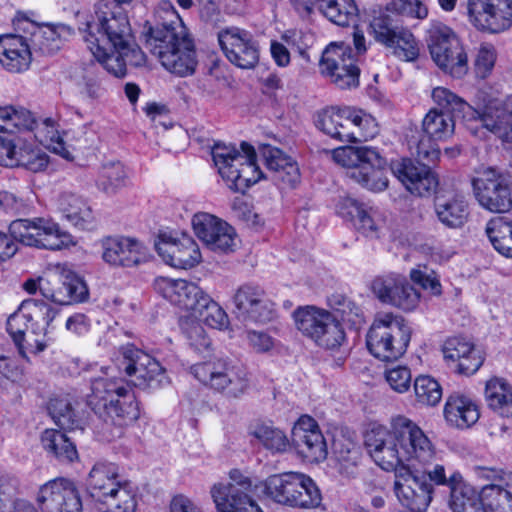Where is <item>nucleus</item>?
<instances>
[{
  "instance_id": "obj_62",
  "label": "nucleus",
  "mask_w": 512,
  "mask_h": 512,
  "mask_svg": "<svg viewBox=\"0 0 512 512\" xmlns=\"http://www.w3.org/2000/svg\"><path fill=\"white\" fill-rule=\"evenodd\" d=\"M276 318V304L269 298L263 289V296L252 305V308L243 316L245 320H251L258 323H268Z\"/></svg>"
},
{
  "instance_id": "obj_24",
  "label": "nucleus",
  "mask_w": 512,
  "mask_h": 512,
  "mask_svg": "<svg viewBox=\"0 0 512 512\" xmlns=\"http://www.w3.org/2000/svg\"><path fill=\"white\" fill-rule=\"evenodd\" d=\"M155 248L162 260L177 269H191L201 261V252L196 241L188 234L172 237L160 234Z\"/></svg>"
},
{
  "instance_id": "obj_10",
  "label": "nucleus",
  "mask_w": 512,
  "mask_h": 512,
  "mask_svg": "<svg viewBox=\"0 0 512 512\" xmlns=\"http://www.w3.org/2000/svg\"><path fill=\"white\" fill-rule=\"evenodd\" d=\"M394 438L406 465L420 464L423 467L439 464L434 444L424 431L411 419L398 415L391 420ZM440 464H445L441 462Z\"/></svg>"
},
{
  "instance_id": "obj_42",
  "label": "nucleus",
  "mask_w": 512,
  "mask_h": 512,
  "mask_svg": "<svg viewBox=\"0 0 512 512\" xmlns=\"http://www.w3.org/2000/svg\"><path fill=\"white\" fill-rule=\"evenodd\" d=\"M25 312L30 329L33 335L41 336L40 339L47 338L50 325L58 314V310L53 308L49 303L38 299H26L21 303Z\"/></svg>"
},
{
  "instance_id": "obj_13",
  "label": "nucleus",
  "mask_w": 512,
  "mask_h": 512,
  "mask_svg": "<svg viewBox=\"0 0 512 512\" xmlns=\"http://www.w3.org/2000/svg\"><path fill=\"white\" fill-rule=\"evenodd\" d=\"M124 371L132 377L134 386L141 389H159L170 383L166 369L154 357L134 344L121 346Z\"/></svg>"
},
{
  "instance_id": "obj_46",
  "label": "nucleus",
  "mask_w": 512,
  "mask_h": 512,
  "mask_svg": "<svg viewBox=\"0 0 512 512\" xmlns=\"http://www.w3.org/2000/svg\"><path fill=\"white\" fill-rule=\"evenodd\" d=\"M138 488L130 480L125 479L122 484L110 493L98 508L100 512H136L138 505Z\"/></svg>"
},
{
  "instance_id": "obj_17",
  "label": "nucleus",
  "mask_w": 512,
  "mask_h": 512,
  "mask_svg": "<svg viewBox=\"0 0 512 512\" xmlns=\"http://www.w3.org/2000/svg\"><path fill=\"white\" fill-rule=\"evenodd\" d=\"M467 17L477 31L500 34L512 27V0H467Z\"/></svg>"
},
{
  "instance_id": "obj_19",
  "label": "nucleus",
  "mask_w": 512,
  "mask_h": 512,
  "mask_svg": "<svg viewBox=\"0 0 512 512\" xmlns=\"http://www.w3.org/2000/svg\"><path fill=\"white\" fill-rule=\"evenodd\" d=\"M41 512H82V500L75 483L58 477L41 485L35 497Z\"/></svg>"
},
{
  "instance_id": "obj_30",
  "label": "nucleus",
  "mask_w": 512,
  "mask_h": 512,
  "mask_svg": "<svg viewBox=\"0 0 512 512\" xmlns=\"http://www.w3.org/2000/svg\"><path fill=\"white\" fill-rule=\"evenodd\" d=\"M93 56L103 65L104 69L118 78L127 74V65L133 67L145 66L147 57L139 45L127 46L125 49H112L100 46L105 53L103 56L96 51V47L87 46Z\"/></svg>"
},
{
  "instance_id": "obj_27",
  "label": "nucleus",
  "mask_w": 512,
  "mask_h": 512,
  "mask_svg": "<svg viewBox=\"0 0 512 512\" xmlns=\"http://www.w3.org/2000/svg\"><path fill=\"white\" fill-rule=\"evenodd\" d=\"M391 171L411 194L420 197L430 195L438 186V179L430 167L411 158L392 162Z\"/></svg>"
},
{
  "instance_id": "obj_25",
  "label": "nucleus",
  "mask_w": 512,
  "mask_h": 512,
  "mask_svg": "<svg viewBox=\"0 0 512 512\" xmlns=\"http://www.w3.org/2000/svg\"><path fill=\"white\" fill-rule=\"evenodd\" d=\"M443 359L451 372L471 376L484 362L473 342L462 336L448 337L442 345Z\"/></svg>"
},
{
  "instance_id": "obj_1",
  "label": "nucleus",
  "mask_w": 512,
  "mask_h": 512,
  "mask_svg": "<svg viewBox=\"0 0 512 512\" xmlns=\"http://www.w3.org/2000/svg\"><path fill=\"white\" fill-rule=\"evenodd\" d=\"M166 15L168 19L162 24L144 23L145 47L167 71L181 77L191 75L197 65L194 41L179 25L175 10L167 11Z\"/></svg>"
},
{
  "instance_id": "obj_55",
  "label": "nucleus",
  "mask_w": 512,
  "mask_h": 512,
  "mask_svg": "<svg viewBox=\"0 0 512 512\" xmlns=\"http://www.w3.org/2000/svg\"><path fill=\"white\" fill-rule=\"evenodd\" d=\"M251 434L272 453H283L290 447V440L279 428L259 424L254 428Z\"/></svg>"
},
{
  "instance_id": "obj_29",
  "label": "nucleus",
  "mask_w": 512,
  "mask_h": 512,
  "mask_svg": "<svg viewBox=\"0 0 512 512\" xmlns=\"http://www.w3.org/2000/svg\"><path fill=\"white\" fill-rule=\"evenodd\" d=\"M230 482L215 483L210 488V495L215 508L238 504V498H245L249 502L253 498L255 486L252 479L240 469H231L228 473Z\"/></svg>"
},
{
  "instance_id": "obj_22",
  "label": "nucleus",
  "mask_w": 512,
  "mask_h": 512,
  "mask_svg": "<svg viewBox=\"0 0 512 512\" xmlns=\"http://www.w3.org/2000/svg\"><path fill=\"white\" fill-rule=\"evenodd\" d=\"M140 417V407L132 388L128 387L120 397H116L108 405L107 411L100 417L103 419L102 437L111 442L121 438L124 429Z\"/></svg>"
},
{
  "instance_id": "obj_53",
  "label": "nucleus",
  "mask_w": 512,
  "mask_h": 512,
  "mask_svg": "<svg viewBox=\"0 0 512 512\" xmlns=\"http://www.w3.org/2000/svg\"><path fill=\"white\" fill-rule=\"evenodd\" d=\"M298 487L300 488L295 493L293 508L310 510L322 505V492L309 475L301 473Z\"/></svg>"
},
{
  "instance_id": "obj_34",
  "label": "nucleus",
  "mask_w": 512,
  "mask_h": 512,
  "mask_svg": "<svg viewBox=\"0 0 512 512\" xmlns=\"http://www.w3.org/2000/svg\"><path fill=\"white\" fill-rule=\"evenodd\" d=\"M443 413L447 423L458 429L470 428L480 417L476 401L470 396L458 392L447 397Z\"/></svg>"
},
{
  "instance_id": "obj_35",
  "label": "nucleus",
  "mask_w": 512,
  "mask_h": 512,
  "mask_svg": "<svg viewBox=\"0 0 512 512\" xmlns=\"http://www.w3.org/2000/svg\"><path fill=\"white\" fill-rule=\"evenodd\" d=\"M125 479H121L119 468L114 463L97 462L87 479V491L96 502H102Z\"/></svg>"
},
{
  "instance_id": "obj_41",
  "label": "nucleus",
  "mask_w": 512,
  "mask_h": 512,
  "mask_svg": "<svg viewBox=\"0 0 512 512\" xmlns=\"http://www.w3.org/2000/svg\"><path fill=\"white\" fill-rule=\"evenodd\" d=\"M59 211L62 217L73 226L86 230L94 223L92 208L82 197L73 193H63L59 197Z\"/></svg>"
},
{
  "instance_id": "obj_7",
  "label": "nucleus",
  "mask_w": 512,
  "mask_h": 512,
  "mask_svg": "<svg viewBox=\"0 0 512 512\" xmlns=\"http://www.w3.org/2000/svg\"><path fill=\"white\" fill-rule=\"evenodd\" d=\"M412 329L402 316L385 313L375 318L366 335L368 351L385 362L396 361L405 354Z\"/></svg>"
},
{
  "instance_id": "obj_56",
  "label": "nucleus",
  "mask_w": 512,
  "mask_h": 512,
  "mask_svg": "<svg viewBox=\"0 0 512 512\" xmlns=\"http://www.w3.org/2000/svg\"><path fill=\"white\" fill-rule=\"evenodd\" d=\"M126 172L120 162L104 165L97 179V187L108 195L115 194L125 186Z\"/></svg>"
},
{
  "instance_id": "obj_9",
  "label": "nucleus",
  "mask_w": 512,
  "mask_h": 512,
  "mask_svg": "<svg viewBox=\"0 0 512 512\" xmlns=\"http://www.w3.org/2000/svg\"><path fill=\"white\" fill-rule=\"evenodd\" d=\"M293 318L296 328L324 350L338 351L347 340L343 325L327 310L299 306Z\"/></svg>"
},
{
  "instance_id": "obj_5",
  "label": "nucleus",
  "mask_w": 512,
  "mask_h": 512,
  "mask_svg": "<svg viewBox=\"0 0 512 512\" xmlns=\"http://www.w3.org/2000/svg\"><path fill=\"white\" fill-rule=\"evenodd\" d=\"M432 98L438 107L430 109L422 121L423 132L432 141H446L452 137L456 118H480V113L469 103L445 87L434 88Z\"/></svg>"
},
{
  "instance_id": "obj_31",
  "label": "nucleus",
  "mask_w": 512,
  "mask_h": 512,
  "mask_svg": "<svg viewBox=\"0 0 512 512\" xmlns=\"http://www.w3.org/2000/svg\"><path fill=\"white\" fill-rule=\"evenodd\" d=\"M32 61L27 39L17 34L0 35V63L9 72L26 71Z\"/></svg>"
},
{
  "instance_id": "obj_3",
  "label": "nucleus",
  "mask_w": 512,
  "mask_h": 512,
  "mask_svg": "<svg viewBox=\"0 0 512 512\" xmlns=\"http://www.w3.org/2000/svg\"><path fill=\"white\" fill-rule=\"evenodd\" d=\"M87 46L96 47L104 55L100 46L112 49H125L137 45L127 13L112 0H98L94 13L87 16L78 27Z\"/></svg>"
},
{
  "instance_id": "obj_18",
  "label": "nucleus",
  "mask_w": 512,
  "mask_h": 512,
  "mask_svg": "<svg viewBox=\"0 0 512 512\" xmlns=\"http://www.w3.org/2000/svg\"><path fill=\"white\" fill-rule=\"evenodd\" d=\"M322 74L330 77L340 89L359 86L360 69L355 64L353 51L345 43H331L322 53L320 60Z\"/></svg>"
},
{
  "instance_id": "obj_28",
  "label": "nucleus",
  "mask_w": 512,
  "mask_h": 512,
  "mask_svg": "<svg viewBox=\"0 0 512 512\" xmlns=\"http://www.w3.org/2000/svg\"><path fill=\"white\" fill-rule=\"evenodd\" d=\"M154 289L171 304L192 312L199 310L200 298L206 295L200 287L192 282L168 277L156 278Z\"/></svg>"
},
{
  "instance_id": "obj_57",
  "label": "nucleus",
  "mask_w": 512,
  "mask_h": 512,
  "mask_svg": "<svg viewBox=\"0 0 512 512\" xmlns=\"http://www.w3.org/2000/svg\"><path fill=\"white\" fill-rule=\"evenodd\" d=\"M193 313L198 314L200 319L211 328L221 330L229 324L228 315L224 309L207 294L200 298L199 310Z\"/></svg>"
},
{
  "instance_id": "obj_32",
  "label": "nucleus",
  "mask_w": 512,
  "mask_h": 512,
  "mask_svg": "<svg viewBox=\"0 0 512 512\" xmlns=\"http://www.w3.org/2000/svg\"><path fill=\"white\" fill-rule=\"evenodd\" d=\"M337 214L350 221L355 229L368 238H378L380 227L374 219L372 209L351 198H341L336 205Z\"/></svg>"
},
{
  "instance_id": "obj_21",
  "label": "nucleus",
  "mask_w": 512,
  "mask_h": 512,
  "mask_svg": "<svg viewBox=\"0 0 512 512\" xmlns=\"http://www.w3.org/2000/svg\"><path fill=\"white\" fill-rule=\"evenodd\" d=\"M192 225L196 236L205 246L218 254H229L237 247V233L226 221L208 213L193 216Z\"/></svg>"
},
{
  "instance_id": "obj_33",
  "label": "nucleus",
  "mask_w": 512,
  "mask_h": 512,
  "mask_svg": "<svg viewBox=\"0 0 512 512\" xmlns=\"http://www.w3.org/2000/svg\"><path fill=\"white\" fill-rule=\"evenodd\" d=\"M128 387L127 382L121 378H94L90 382V393L86 395V404L98 417H102L108 405L126 392Z\"/></svg>"
},
{
  "instance_id": "obj_15",
  "label": "nucleus",
  "mask_w": 512,
  "mask_h": 512,
  "mask_svg": "<svg viewBox=\"0 0 512 512\" xmlns=\"http://www.w3.org/2000/svg\"><path fill=\"white\" fill-rule=\"evenodd\" d=\"M511 184L507 174L494 168L484 170L472 180L477 201L484 209L494 213H505L512 208Z\"/></svg>"
},
{
  "instance_id": "obj_20",
  "label": "nucleus",
  "mask_w": 512,
  "mask_h": 512,
  "mask_svg": "<svg viewBox=\"0 0 512 512\" xmlns=\"http://www.w3.org/2000/svg\"><path fill=\"white\" fill-rule=\"evenodd\" d=\"M290 447L308 463H319L328 454L326 440L318 422L310 415H301L291 431Z\"/></svg>"
},
{
  "instance_id": "obj_59",
  "label": "nucleus",
  "mask_w": 512,
  "mask_h": 512,
  "mask_svg": "<svg viewBox=\"0 0 512 512\" xmlns=\"http://www.w3.org/2000/svg\"><path fill=\"white\" fill-rule=\"evenodd\" d=\"M48 163L49 158L45 152L32 145L19 143L14 166H21L32 172H40L46 169Z\"/></svg>"
},
{
  "instance_id": "obj_2",
  "label": "nucleus",
  "mask_w": 512,
  "mask_h": 512,
  "mask_svg": "<svg viewBox=\"0 0 512 512\" xmlns=\"http://www.w3.org/2000/svg\"><path fill=\"white\" fill-rule=\"evenodd\" d=\"M18 244L56 251L73 246L76 242L52 218H19L9 224L8 233L0 231V264L16 255Z\"/></svg>"
},
{
  "instance_id": "obj_48",
  "label": "nucleus",
  "mask_w": 512,
  "mask_h": 512,
  "mask_svg": "<svg viewBox=\"0 0 512 512\" xmlns=\"http://www.w3.org/2000/svg\"><path fill=\"white\" fill-rule=\"evenodd\" d=\"M316 127L326 135L341 142L351 141L352 134L345 126L344 107L330 106L317 113Z\"/></svg>"
},
{
  "instance_id": "obj_49",
  "label": "nucleus",
  "mask_w": 512,
  "mask_h": 512,
  "mask_svg": "<svg viewBox=\"0 0 512 512\" xmlns=\"http://www.w3.org/2000/svg\"><path fill=\"white\" fill-rule=\"evenodd\" d=\"M47 410L55 424L61 429L76 430L83 429V419L74 409L68 398H51Z\"/></svg>"
},
{
  "instance_id": "obj_37",
  "label": "nucleus",
  "mask_w": 512,
  "mask_h": 512,
  "mask_svg": "<svg viewBox=\"0 0 512 512\" xmlns=\"http://www.w3.org/2000/svg\"><path fill=\"white\" fill-rule=\"evenodd\" d=\"M30 328L28 318L23 311L22 305L17 311L9 316L6 323V330L13 339L19 354L28 359L27 354H38L47 348V340L34 338L32 341L25 340V332Z\"/></svg>"
},
{
  "instance_id": "obj_36",
  "label": "nucleus",
  "mask_w": 512,
  "mask_h": 512,
  "mask_svg": "<svg viewBox=\"0 0 512 512\" xmlns=\"http://www.w3.org/2000/svg\"><path fill=\"white\" fill-rule=\"evenodd\" d=\"M434 210L437 219L450 229L461 228L469 216V204L465 197L458 193L436 195Z\"/></svg>"
},
{
  "instance_id": "obj_50",
  "label": "nucleus",
  "mask_w": 512,
  "mask_h": 512,
  "mask_svg": "<svg viewBox=\"0 0 512 512\" xmlns=\"http://www.w3.org/2000/svg\"><path fill=\"white\" fill-rule=\"evenodd\" d=\"M486 234L494 249L501 255L512 258V221L506 217L492 218L486 225Z\"/></svg>"
},
{
  "instance_id": "obj_51",
  "label": "nucleus",
  "mask_w": 512,
  "mask_h": 512,
  "mask_svg": "<svg viewBox=\"0 0 512 512\" xmlns=\"http://www.w3.org/2000/svg\"><path fill=\"white\" fill-rule=\"evenodd\" d=\"M36 119L24 107L0 106V132L14 134L16 128L33 131Z\"/></svg>"
},
{
  "instance_id": "obj_47",
  "label": "nucleus",
  "mask_w": 512,
  "mask_h": 512,
  "mask_svg": "<svg viewBox=\"0 0 512 512\" xmlns=\"http://www.w3.org/2000/svg\"><path fill=\"white\" fill-rule=\"evenodd\" d=\"M44 449L60 463H73L79 455L75 443L62 431L46 429L41 435Z\"/></svg>"
},
{
  "instance_id": "obj_54",
  "label": "nucleus",
  "mask_w": 512,
  "mask_h": 512,
  "mask_svg": "<svg viewBox=\"0 0 512 512\" xmlns=\"http://www.w3.org/2000/svg\"><path fill=\"white\" fill-rule=\"evenodd\" d=\"M405 279V276L397 273L379 275L371 281L370 289L381 303L391 305Z\"/></svg>"
},
{
  "instance_id": "obj_4",
  "label": "nucleus",
  "mask_w": 512,
  "mask_h": 512,
  "mask_svg": "<svg viewBox=\"0 0 512 512\" xmlns=\"http://www.w3.org/2000/svg\"><path fill=\"white\" fill-rule=\"evenodd\" d=\"M333 160L348 168L347 175L372 192L388 187L387 160L380 151L370 146H344L332 151Z\"/></svg>"
},
{
  "instance_id": "obj_12",
  "label": "nucleus",
  "mask_w": 512,
  "mask_h": 512,
  "mask_svg": "<svg viewBox=\"0 0 512 512\" xmlns=\"http://www.w3.org/2000/svg\"><path fill=\"white\" fill-rule=\"evenodd\" d=\"M441 466L445 464L423 467L422 471L407 469L396 474L393 491L401 506L410 512H425L433 499L434 488L438 487L429 473Z\"/></svg>"
},
{
  "instance_id": "obj_63",
  "label": "nucleus",
  "mask_w": 512,
  "mask_h": 512,
  "mask_svg": "<svg viewBox=\"0 0 512 512\" xmlns=\"http://www.w3.org/2000/svg\"><path fill=\"white\" fill-rule=\"evenodd\" d=\"M496 50L490 43H483L480 45L476 54L473 69L477 78H488L495 66Z\"/></svg>"
},
{
  "instance_id": "obj_23",
  "label": "nucleus",
  "mask_w": 512,
  "mask_h": 512,
  "mask_svg": "<svg viewBox=\"0 0 512 512\" xmlns=\"http://www.w3.org/2000/svg\"><path fill=\"white\" fill-rule=\"evenodd\" d=\"M102 259L112 267L133 268L148 262L147 247L134 237L108 236L101 240Z\"/></svg>"
},
{
  "instance_id": "obj_61",
  "label": "nucleus",
  "mask_w": 512,
  "mask_h": 512,
  "mask_svg": "<svg viewBox=\"0 0 512 512\" xmlns=\"http://www.w3.org/2000/svg\"><path fill=\"white\" fill-rule=\"evenodd\" d=\"M263 287L255 283H245L238 287L234 296L233 303L239 317H242L252 308L258 297L263 296Z\"/></svg>"
},
{
  "instance_id": "obj_43",
  "label": "nucleus",
  "mask_w": 512,
  "mask_h": 512,
  "mask_svg": "<svg viewBox=\"0 0 512 512\" xmlns=\"http://www.w3.org/2000/svg\"><path fill=\"white\" fill-rule=\"evenodd\" d=\"M332 451L337 462L338 471L345 477H354L361 460V448L345 435L334 437Z\"/></svg>"
},
{
  "instance_id": "obj_16",
  "label": "nucleus",
  "mask_w": 512,
  "mask_h": 512,
  "mask_svg": "<svg viewBox=\"0 0 512 512\" xmlns=\"http://www.w3.org/2000/svg\"><path fill=\"white\" fill-rule=\"evenodd\" d=\"M221 51L226 59L241 69H253L260 60V46L252 32L229 26L217 33Z\"/></svg>"
},
{
  "instance_id": "obj_14",
  "label": "nucleus",
  "mask_w": 512,
  "mask_h": 512,
  "mask_svg": "<svg viewBox=\"0 0 512 512\" xmlns=\"http://www.w3.org/2000/svg\"><path fill=\"white\" fill-rule=\"evenodd\" d=\"M370 27L374 39L392 49L394 56L407 62L418 59L420 55L419 42L409 29L396 25L389 14L381 12L373 18Z\"/></svg>"
},
{
  "instance_id": "obj_60",
  "label": "nucleus",
  "mask_w": 512,
  "mask_h": 512,
  "mask_svg": "<svg viewBox=\"0 0 512 512\" xmlns=\"http://www.w3.org/2000/svg\"><path fill=\"white\" fill-rule=\"evenodd\" d=\"M485 512H512V492L495 485H484Z\"/></svg>"
},
{
  "instance_id": "obj_40",
  "label": "nucleus",
  "mask_w": 512,
  "mask_h": 512,
  "mask_svg": "<svg viewBox=\"0 0 512 512\" xmlns=\"http://www.w3.org/2000/svg\"><path fill=\"white\" fill-rule=\"evenodd\" d=\"M74 34V29L64 23L44 24L31 37L35 50L44 55H52L60 50L63 42Z\"/></svg>"
},
{
  "instance_id": "obj_64",
  "label": "nucleus",
  "mask_w": 512,
  "mask_h": 512,
  "mask_svg": "<svg viewBox=\"0 0 512 512\" xmlns=\"http://www.w3.org/2000/svg\"><path fill=\"white\" fill-rule=\"evenodd\" d=\"M477 475L480 479L502 489H512V471L499 466H478Z\"/></svg>"
},
{
  "instance_id": "obj_58",
  "label": "nucleus",
  "mask_w": 512,
  "mask_h": 512,
  "mask_svg": "<svg viewBox=\"0 0 512 512\" xmlns=\"http://www.w3.org/2000/svg\"><path fill=\"white\" fill-rule=\"evenodd\" d=\"M416 401L423 406H436L442 399V388L437 380L420 375L414 380Z\"/></svg>"
},
{
  "instance_id": "obj_6",
  "label": "nucleus",
  "mask_w": 512,
  "mask_h": 512,
  "mask_svg": "<svg viewBox=\"0 0 512 512\" xmlns=\"http://www.w3.org/2000/svg\"><path fill=\"white\" fill-rule=\"evenodd\" d=\"M192 375L204 386L226 399H239L250 388L247 368L228 357L213 358L191 366Z\"/></svg>"
},
{
  "instance_id": "obj_39",
  "label": "nucleus",
  "mask_w": 512,
  "mask_h": 512,
  "mask_svg": "<svg viewBox=\"0 0 512 512\" xmlns=\"http://www.w3.org/2000/svg\"><path fill=\"white\" fill-rule=\"evenodd\" d=\"M89 289L85 280L69 271L61 276L57 283H52L50 301L60 305L82 303L88 300Z\"/></svg>"
},
{
  "instance_id": "obj_52",
  "label": "nucleus",
  "mask_w": 512,
  "mask_h": 512,
  "mask_svg": "<svg viewBox=\"0 0 512 512\" xmlns=\"http://www.w3.org/2000/svg\"><path fill=\"white\" fill-rule=\"evenodd\" d=\"M240 147L243 152V160L240 167L241 177H239L237 192L244 193L246 189L263 177V173L257 165V154L254 147L245 141L241 143Z\"/></svg>"
},
{
  "instance_id": "obj_44",
  "label": "nucleus",
  "mask_w": 512,
  "mask_h": 512,
  "mask_svg": "<svg viewBox=\"0 0 512 512\" xmlns=\"http://www.w3.org/2000/svg\"><path fill=\"white\" fill-rule=\"evenodd\" d=\"M313 6L338 26L355 25L358 20L359 9L355 0H314Z\"/></svg>"
},
{
  "instance_id": "obj_11",
  "label": "nucleus",
  "mask_w": 512,
  "mask_h": 512,
  "mask_svg": "<svg viewBox=\"0 0 512 512\" xmlns=\"http://www.w3.org/2000/svg\"><path fill=\"white\" fill-rule=\"evenodd\" d=\"M437 486L449 493V507L453 512H485L484 486L477 491L467 483L462 473L452 466L436 467L429 473Z\"/></svg>"
},
{
  "instance_id": "obj_45",
  "label": "nucleus",
  "mask_w": 512,
  "mask_h": 512,
  "mask_svg": "<svg viewBox=\"0 0 512 512\" xmlns=\"http://www.w3.org/2000/svg\"><path fill=\"white\" fill-rule=\"evenodd\" d=\"M485 399L488 407L501 417H512V386L506 379L493 377L486 382Z\"/></svg>"
},
{
  "instance_id": "obj_38",
  "label": "nucleus",
  "mask_w": 512,
  "mask_h": 512,
  "mask_svg": "<svg viewBox=\"0 0 512 512\" xmlns=\"http://www.w3.org/2000/svg\"><path fill=\"white\" fill-rule=\"evenodd\" d=\"M300 476V472L270 475L263 482V492L273 502L293 508Z\"/></svg>"
},
{
  "instance_id": "obj_8",
  "label": "nucleus",
  "mask_w": 512,
  "mask_h": 512,
  "mask_svg": "<svg viewBox=\"0 0 512 512\" xmlns=\"http://www.w3.org/2000/svg\"><path fill=\"white\" fill-rule=\"evenodd\" d=\"M426 42L435 64L454 78L468 72V56L457 34L448 25L432 21L427 30Z\"/></svg>"
},
{
  "instance_id": "obj_26",
  "label": "nucleus",
  "mask_w": 512,
  "mask_h": 512,
  "mask_svg": "<svg viewBox=\"0 0 512 512\" xmlns=\"http://www.w3.org/2000/svg\"><path fill=\"white\" fill-rule=\"evenodd\" d=\"M365 446L374 462L385 471H393L398 466L405 467L393 428L374 427L365 435Z\"/></svg>"
}]
</instances>
